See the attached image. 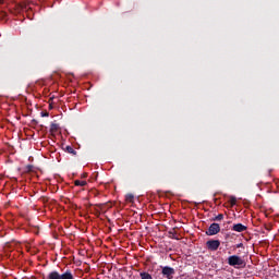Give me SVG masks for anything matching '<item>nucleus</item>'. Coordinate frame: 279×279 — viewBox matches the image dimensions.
I'll return each mask as SVG.
<instances>
[{"label":"nucleus","instance_id":"nucleus-1","mask_svg":"<svg viewBox=\"0 0 279 279\" xmlns=\"http://www.w3.org/2000/svg\"><path fill=\"white\" fill-rule=\"evenodd\" d=\"M44 279H75L71 270H65L63 274L58 272V270L50 271Z\"/></svg>","mask_w":279,"mask_h":279},{"label":"nucleus","instance_id":"nucleus-2","mask_svg":"<svg viewBox=\"0 0 279 279\" xmlns=\"http://www.w3.org/2000/svg\"><path fill=\"white\" fill-rule=\"evenodd\" d=\"M228 265L230 267H245V262L238 255H231L228 257Z\"/></svg>","mask_w":279,"mask_h":279},{"label":"nucleus","instance_id":"nucleus-3","mask_svg":"<svg viewBox=\"0 0 279 279\" xmlns=\"http://www.w3.org/2000/svg\"><path fill=\"white\" fill-rule=\"evenodd\" d=\"M221 245V241L219 240H208L206 242V247L209 252H217Z\"/></svg>","mask_w":279,"mask_h":279},{"label":"nucleus","instance_id":"nucleus-4","mask_svg":"<svg viewBox=\"0 0 279 279\" xmlns=\"http://www.w3.org/2000/svg\"><path fill=\"white\" fill-rule=\"evenodd\" d=\"M219 232H221V227L219 226V223L214 222L209 226L206 234L207 236H215V234H219Z\"/></svg>","mask_w":279,"mask_h":279},{"label":"nucleus","instance_id":"nucleus-5","mask_svg":"<svg viewBox=\"0 0 279 279\" xmlns=\"http://www.w3.org/2000/svg\"><path fill=\"white\" fill-rule=\"evenodd\" d=\"M161 274H162L163 278L173 279V276H175V269H173L169 266H165L161 268Z\"/></svg>","mask_w":279,"mask_h":279},{"label":"nucleus","instance_id":"nucleus-6","mask_svg":"<svg viewBox=\"0 0 279 279\" xmlns=\"http://www.w3.org/2000/svg\"><path fill=\"white\" fill-rule=\"evenodd\" d=\"M232 230L233 232H245V230H247V227H245V225L243 223H236L233 225Z\"/></svg>","mask_w":279,"mask_h":279},{"label":"nucleus","instance_id":"nucleus-7","mask_svg":"<svg viewBox=\"0 0 279 279\" xmlns=\"http://www.w3.org/2000/svg\"><path fill=\"white\" fill-rule=\"evenodd\" d=\"M60 130V124L58 123H51L50 125V132H58Z\"/></svg>","mask_w":279,"mask_h":279},{"label":"nucleus","instance_id":"nucleus-8","mask_svg":"<svg viewBox=\"0 0 279 279\" xmlns=\"http://www.w3.org/2000/svg\"><path fill=\"white\" fill-rule=\"evenodd\" d=\"M65 151H68V154H72V156H77V151L73 149L72 146H66Z\"/></svg>","mask_w":279,"mask_h":279},{"label":"nucleus","instance_id":"nucleus-9","mask_svg":"<svg viewBox=\"0 0 279 279\" xmlns=\"http://www.w3.org/2000/svg\"><path fill=\"white\" fill-rule=\"evenodd\" d=\"M141 279H154L149 272H141L140 274Z\"/></svg>","mask_w":279,"mask_h":279},{"label":"nucleus","instance_id":"nucleus-10","mask_svg":"<svg viewBox=\"0 0 279 279\" xmlns=\"http://www.w3.org/2000/svg\"><path fill=\"white\" fill-rule=\"evenodd\" d=\"M125 201L129 202L130 204H133L134 203V194H126Z\"/></svg>","mask_w":279,"mask_h":279},{"label":"nucleus","instance_id":"nucleus-11","mask_svg":"<svg viewBox=\"0 0 279 279\" xmlns=\"http://www.w3.org/2000/svg\"><path fill=\"white\" fill-rule=\"evenodd\" d=\"M75 186H86V184H88L86 181H80L76 180L74 181Z\"/></svg>","mask_w":279,"mask_h":279},{"label":"nucleus","instance_id":"nucleus-12","mask_svg":"<svg viewBox=\"0 0 279 279\" xmlns=\"http://www.w3.org/2000/svg\"><path fill=\"white\" fill-rule=\"evenodd\" d=\"M223 219V214H219L218 216H216L213 221H222Z\"/></svg>","mask_w":279,"mask_h":279},{"label":"nucleus","instance_id":"nucleus-13","mask_svg":"<svg viewBox=\"0 0 279 279\" xmlns=\"http://www.w3.org/2000/svg\"><path fill=\"white\" fill-rule=\"evenodd\" d=\"M230 205L231 206H236V197H234V196L230 197Z\"/></svg>","mask_w":279,"mask_h":279},{"label":"nucleus","instance_id":"nucleus-14","mask_svg":"<svg viewBox=\"0 0 279 279\" xmlns=\"http://www.w3.org/2000/svg\"><path fill=\"white\" fill-rule=\"evenodd\" d=\"M26 173H32L34 171V167L32 165L26 166Z\"/></svg>","mask_w":279,"mask_h":279},{"label":"nucleus","instance_id":"nucleus-15","mask_svg":"<svg viewBox=\"0 0 279 279\" xmlns=\"http://www.w3.org/2000/svg\"><path fill=\"white\" fill-rule=\"evenodd\" d=\"M40 116L41 117H49V112H41Z\"/></svg>","mask_w":279,"mask_h":279},{"label":"nucleus","instance_id":"nucleus-16","mask_svg":"<svg viewBox=\"0 0 279 279\" xmlns=\"http://www.w3.org/2000/svg\"><path fill=\"white\" fill-rule=\"evenodd\" d=\"M243 246V243H239V244H236V247L239 248V247H242Z\"/></svg>","mask_w":279,"mask_h":279},{"label":"nucleus","instance_id":"nucleus-17","mask_svg":"<svg viewBox=\"0 0 279 279\" xmlns=\"http://www.w3.org/2000/svg\"><path fill=\"white\" fill-rule=\"evenodd\" d=\"M87 177H88V174H87V173H84V174H83V178H87Z\"/></svg>","mask_w":279,"mask_h":279},{"label":"nucleus","instance_id":"nucleus-18","mask_svg":"<svg viewBox=\"0 0 279 279\" xmlns=\"http://www.w3.org/2000/svg\"><path fill=\"white\" fill-rule=\"evenodd\" d=\"M271 173V170H268V175Z\"/></svg>","mask_w":279,"mask_h":279}]
</instances>
